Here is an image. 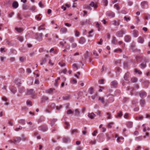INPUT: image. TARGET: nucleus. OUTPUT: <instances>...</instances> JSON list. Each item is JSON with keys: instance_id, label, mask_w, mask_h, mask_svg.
<instances>
[{"instance_id": "1", "label": "nucleus", "mask_w": 150, "mask_h": 150, "mask_svg": "<svg viewBox=\"0 0 150 150\" xmlns=\"http://www.w3.org/2000/svg\"><path fill=\"white\" fill-rule=\"evenodd\" d=\"M126 33V31L124 30H121L117 31L116 33V35L119 37H122L123 34Z\"/></svg>"}, {"instance_id": "2", "label": "nucleus", "mask_w": 150, "mask_h": 150, "mask_svg": "<svg viewBox=\"0 0 150 150\" xmlns=\"http://www.w3.org/2000/svg\"><path fill=\"white\" fill-rule=\"evenodd\" d=\"M43 36V34L42 33H40L36 35L35 38L39 42H40L42 40Z\"/></svg>"}, {"instance_id": "3", "label": "nucleus", "mask_w": 150, "mask_h": 150, "mask_svg": "<svg viewBox=\"0 0 150 150\" xmlns=\"http://www.w3.org/2000/svg\"><path fill=\"white\" fill-rule=\"evenodd\" d=\"M106 15L110 18H113L115 17V14L111 11H107L106 13Z\"/></svg>"}, {"instance_id": "4", "label": "nucleus", "mask_w": 150, "mask_h": 150, "mask_svg": "<svg viewBox=\"0 0 150 150\" xmlns=\"http://www.w3.org/2000/svg\"><path fill=\"white\" fill-rule=\"evenodd\" d=\"M139 95L141 98H143L146 96V93L144 91H140L139 93Z\"/></svg>"}, {"instance_id": "5", "label": "nucleus", "mask_w": 150, "mask_h": 150, "mask_svg": "<svg viewBox=\"0 0 150 150\" xmlns=\"http://www.w3.org/2000/svg\"><path fill=\"white\" fill-rule=\"evenodd\" d=\"M47 127L42 125L40 126L39 128V130L42 131L43 132H45L47 131Z\"/></svg>"}, {"instance_id": "6", "label": "nucleus", "mask_w": 150, "mask_h": 150, "mask_svg": "<svg viewBox=\"0 0 150 150\" xmlns=\"http://www.w3.org/2000/svg\"><path fill=\"white\" fill-rule=\"evenodd\" d=\"M57 121V119L55 118L50 119L49 120L50 122L49 123L52 127L53 126L54 124Z\"/></svg>"}, {"instance_id": "7", "label": "nucleus", "mask_w": 150, "mask_h": 150, "mask_svg": "<svg viewBox=\"0 0 150 150\" xmlns=\"http://www.w3.org/2000/svg\"><path fill=\"white\" fill-rule=\"evenodd\" d=\"M90 5L91 7H93L94 8L96 9L98 7V4L95 3L94 2L92 1L90 4Z\"/></svg>"}, {"instance_id": "8", "label": "nucleus", "mask_w": 150, "mask_h": 150, "mask_svg": "<svg viewBox=\"0 0 150 150\" xmlns=\"http://www.w3.org/2000/svg\"><path fill=\"white\" fill-rule=\"evenodd\" d=\"M21 139L20 137H16L14 138V144L19 142L21 140Z\"/></svg>"}, {"instance_id": "9", "label": "nucleus", "mask_w": 150, "mask_h": 150, "mask_svg": "<svg viewBox=\"0 0 150 150\" xmlns=\"http://www.w3.org/2000/svg\"><path fill=\"white\" fill-rule=\"evenodd\" d=\"M111 42L112 44L114 45H117V40H116V38L114 36L112 37V39L111 40Z\"/></svg>"}, {"instance_id": "10", "label": "nucleus", "mask_w": 150, "mask_h": 150, "mask_svg": "<svg viewBox=\"0 0 150 150\" xmlns=\"http://www.w3.org/2000/svg\"><path fill=\"white\" fill-rule=\"evenodd\" d=\"M67 31V28L63 27L60 30V32L62 34L66 33Z\"/></svg>"}, {"instance_id": "11", "label": "nucleus", "mask_w": 150, "mask_h": 150, "mask_svg": "<svg viewBox=\"0 0 150 150\" xmlns=\"http://www.w3.org/2000/svg\"><path fill=\"white\" fill-rule=\"evenodd\" d=\"M132 35L135 38L137 37L139 35L138 31L135 30H134L133 31Z\"/></svg>"}, {"instance_id": "12", "label": "nucleus", "mask_w": 150, "mask_h": 150, "mask_svg": "<svg viewBox=\"0 0 150 150\" xmlns=\"http://www.w3.org/2000/svg\"><path fill=\"white\" fill-rule=\"evenodd\" d=\"M86 42L85 38L83 37H81L79 40V43L81 44H83Z\"/></svg>"}, {"instance_id": "13", "label": "nucleus", "mask_w": 150, "mask_h": 150, "mask_svg": "<svg viewBox=\"0 0 150 150\" xmlns=\"http://www.w3.org/2000/svg\"><path fill=\"white\" fill-rule=\"evenodd\" d=\"M54 90L55 89L54 88H50L49 89L46 90L45 91V93L49 94H51Z\"/></svg>"}, {"instance_id": "14", "label": "nucleus", "mask_w": 150, "mask_h": 150, "mask_svg": "<svg viewBox=\"0 0 150 150\" xmlns=\"http://www.w3.org/2000/svg\"><path fill=\"white\" fill-rule=\"evenodd\" d=\"M137 41L139 43L143 44L144 42V40L142 37H139L138 38Z\"/></svg>"}, {"instance_id": "15", "label": "nucleus", "mask_w": 150, "mask_h": 150, "mask_svg": "<svg viewBox=\"0 0 150 150\" xmlns=\"http://www.w3.org/2000/svg\"><path fill=\"white\" fill-rule=\"evenodd\" d=\"M34 93L33 90V89H30L28 91L27 94L28 95H30L32 96Z\"/></svg>"}, {"instance_id": "16", "label": "nucleus", "mask_w": 150, "mask_h": 150, "mask_svg": "<svg viewBox=\"0 0 150 150\" xmlns=\"http://www.w3.org/2000/svg\"><path fill=\"white\" fill-rule=\"evenodd\" d=\"M88 117L91 119H93L94 118V117L96 116V115L93 113H88Z\"/></svg>"}, {"instance_id": "17", "label": "nucleus", "mask_w": 150, "mask_h": 150, "mask_svg": "<svg viewBox=\"0 0 150 150\" xmlns=\"http://www.w3.org/2000/svg\"><path fill=\"white\" fill-rule=\"evenodd\" d=\"M125 40L126 42H129L131 40V37L128 35L126 36L125 37Z\"/></svg>"}, {"instance_id": "18", "label": "nucleus", "mask_w": 150, "mask_h": 150, "mask_svg": "<svg viewBox=\"0 0 150 150\" xmlns=\"http://www.w3.org/2000/svg\"><path fill=\"white\" fill-rule=\"evenodd\" d=\"M63 142L64 143H67L70 140V139L69 137H64L62 139Z\"/></svg>"}, {"instance_id": "19", "label": "nucleus", "mask_w": 150, "mask_h": 150, "mask_svg": "<svg viewBox=\"0 0 150 150\" xmlns=\"http://www.w3.org/2000/svg\"><path fill=\"white\" fill-rule=\"evenodd\" d=\"M117 85V83L116 81H113L111 83V86L113 87H116Z\"/></svg>"}, {"instance_id": "20", "label": "nucleus", "mask_w": 150, "mask_h": 150, "mask_svg": "<svg viewBox=\"0 0 150 150\" xmlns=\"http://www.w3.org/2000/svg\"><path fill=\"white\" fill-rule=\"evenodd\" d=\"M12 6L13 8H16L18 7V4L17 2L15 1L13 3Z\"/></svg>"}, {"instance_id": "21", "label": "nucleus", "mask_w": 150, "mask_h": 150, "mask_svg": "<svg viewBox=\"0 0 150 150\" xmlns=\"http://www.w3.org/2000/svg\"><path fill=\"white\" fill-rule=\"evenodd\" d=\"M111 23L113 25L115 26H118L120 24L118 21H117L115 20L112 21Z\"/></svg>"}, {"instance_id": "22", "label": "nucleus", "mask_w": 150, "mask_h": 150, "mask_svg": "<svg viewBox=\"0 0 150 150\" xmlns=\"http://www.w3.org/2000/svg\"><path fill=\"white\" fill-rule=\"evenodd\" d=\"M140 104L143 107L145 104V101L144 100L142 99L140 100Z\"/></svg>"}, {"instance_id": "23", "label": "nucleus", "mask_w": 150, "mask_h": 150, "mask_svg": "<svg viewBox=\"0 0 150 150\" xmlns=\"http://www.w3.org/2000/svg\"><path fill=\"white\" fill-rule=\"evenodd\" d=\"M94 92V89L92 87L90 88L88 90V93L91 94H93Z\"/></svg>"}, {"instance_id": "24", "label": "nucleus", "mask_w": 150, "mask_h": 150, "mask_svg": "<svg viewBox=\"0 0 150 150\" xmlns=\"http://www.w3.org/2000/svg\"><path fill=\"white\" fill-rule=\"evenodd\" d=\"M133 126V123L131 122H128L127 123V126L129 128H131Z\"/></svg>"}, {"instance_id": "25", "label": "nucleus", "mask_w": 150, "mask_h": 150, "mask_svg": "<svg viewBox=\"0 0 150 150\" xmlns=\"http://www.w3.org/2000/svg\"><path fill=\"white\" fill-rule=\"evenodd\" d=\"M123 115L122 112L121 111H120V112L117 113V115L116 116V117H121Z\"/></svg>"}, {"instance_id": "26", "label": "nucleus", "mask_w": 150, "mask_h": 150, "mask_svg": "<svg viewBox=\"0 0 150 150\" xmlns=\"http://www.w3.org/2000/svg\"><path fill=\"white\" fill-rule=\"evenodd\" d=\"M143 137L142 136L136 137L135 138V139L137 141H140L142 140Z\"/></svg>"}, {"instance_id": "27", "label": "nucleus", "mask_w": 150, "mask_h": 150, "mask_svg": "<svg viewBox=\"0 0 150 150\" xmlns=\"http://www.w3.org/2000/svg\"><path fill=\"white\" fill-rule=\"evenodd\" d=\"M48 100V98L47 97L44 96L43 97L41 101V102L42 103L45 102V101H47Z\"/></svg>"}, {"instance_id": "28", "label": "nucleus", "mask_w": 150, "mask_h": 150, "mask_svg": "<svg viewBox=\"0 0 150 150\" xmlns=\"http://www.w3.org/2000/svg\"><path fill=\"white\" fill-rule=\"evenodd\" d=\"M96 27L97 28H98V31H99L100 29V27H101V25L98 22H96Z\"/></svg>"}, {"instance_id": "29", "label": "nucleus", "mask_w": 150, "mask_h": 150, "mask_svg": "<svg viewBox=\"0 0 150 150\" xmlns=\"http://www.w3.org/2000/svg\"><path fill=\"white\" fill-rule=\"evenodd\" d=\"M16 30L18 33H21L23 31V29L21 28H16Z\"/></svg>"}, {"instance_id": "30", "label": "nucleus", "mask_w": 150, "mask_h": 150, "mask_svg": "<svg viewBox=\"0 0 150 150\" xmlns=\"http://www.w3.org/2000/svg\"><path fill=\"white\" fill-rule=\"evenodd\" d=\"M78 132V130L76 129H72L71 131V133L73 134L74 133H76Z\"/></svg>"}, {"instance_id": "31", "label": "nucleus", "mask_w": 150, "mask_h": 150, "mask_svg": "<svg viewBox=\"0 0 150 150\" xmlns=\"http://www.w3.org/2000/svg\"><path fill=\"white\" fill-rule=\"evenodd\" d=\"M75 115L76 116H79L80 115V112L78 109H76L75 110Z\"/></svg>"}, {"instance_id": "32", "label": "nucleus", "mask_w": 150, "mask_h": 150, "mask_svg": "<svg viewBox=\"0 0 150 150\" xmlns=\"http://www.w3.org/2000/svg\"><path fill=\"white\" fill-rule=\"evenodd\" d=\"M99 100L103 104H104L105 102H104V100L105 99L103 97H99Z\"/></svg>"}, {"instance_id": "33", "label": "nucleus", "mask_w": 150, "mask_h": 150, "mask_svg": "<svg viewBox=\"0 0 150 150\" xmlns=\"http://www.w3.org/2000/svg\"><path fill=\"white\" fill-rule=\"evenodd\" d=\"M102 2L105 6H107L108 4V1L107 0H103Z\"/></svg>"}, {"instance_id": "34", "label": "nucleus", "mask_w": 150, "mask_h": 150, "mask_svg": "<svg viewBox=\"0 0 150 150\" xmlns=\"http://www.w3.org/2000/svg\"><path fill=\"white\" fill-rule=\"evenodd\" d=\"M114 124V122H111L108 123L107 125L108 127L110 128Z\"/></svg>"}, {"instance_id": "35", "label": "nucleus", "mask_w": 150, "mask_h": 150, "mask_svg": "<svg viewBox=\"0 0 150 150\" xmlns=\"http://www.w3.org/2000/svg\"><path fill=\"white\" fill-rule=\"evenodd\" d=\"M18 122L21 124L24 125L25 124V120L23 119H21L18 121Z\"/></svg>"}, {"instance_id": "36", "label": "nucleus", "mask_w": 150, "mask_h": 150, "mask_svg": "<svg viewBox=\"0 0 150 150\" xmlns=\"http://www.w3.org/2000/svg\"><path fill=\"white\" fill-rule=\"evenodd\" d=\"M85 7L86 8L90 10H92L91 6L90 5V4L88 5H85Z\"/></svg>"}, {"instance_id": "37", "label": "nucleus", "mask_w": 150, "mask_h": 150, "mask_svg": "<svg viewBox=\"0 0 150 150\" xmlns=\"http://www.w3.org/2000/svg\"><path fill=\"white\" fill-rule=\"evenodd\" d=\"M69 41L71 42H74V39L73 37H70L69 38Z\"/></svg>"}, {"instance_id": "38", "label": "nucleus", "mask_w": 150, "mask_h": 150, "mask_svg": "<svg viewBox=\"0 0 150 150\" xmlns=\"http://www.w3.org/2000/svg\"><path fill=\"white\" fill-rule=\"evenodd\" d=\"M11 92L13 94L15 93L16 91V89L15 87H13L11 89Z\"/></svg>"}, {"instance_id": "39", "label": "nucleus", "mask_w": 150, "mask_h": 150, "mask_svg": "<svg viewBox=\"0 0 150 150\" xmlns=\"http://www.w3.org/2000/svg\"><path fill=\"white\" fill-rule=\"evenodd\" d=\"M75 36L76 37H78L79 35V33L77 30H75Z\"/></svg>"}, {"instance_id": "40", "label": "nucleus", "mask_w": 150, "mask_h": 150, "mask_svg": "<svg viewBox=\"0 0 150 150\" xmlns=\"http://www.w3.org/2000/svg\"><path fill=\"white\" fill-rule=\"evenodd\" d=\"M57 52V50H54L53 48H51L49 51L50 53L54 52L55 53H56Z\"/></svg>"}, {"instance_id": "41", "label": "nucleus", "mask_w": 150, "mask_h": 150, "mask_svg": "<svg viewBox=\"0 0 150 150\" xmlns=\"http://www.w3.org/2000/svg\"><path fill=\"white\" fill-rule=\"evenodd\" d=\"M147 4V2L146 1H144L141 3V6L142 7H144L145 4Z\"/></svg>"}, {"instance_id": "42", "label": "nucleus", "mask_w": 150, "mask_h": 150, "mask_svg": "<svg viewBox=\"0 0 150 150\" xmlns=\"http://www.w3.org/2000/svg\"><path fill=\"white\" fill-rule=\"evenodd\" d=\"M134 71L135 73H138L140 75L142 74V72L139 70H138L137 69H135L134 70Z\"/></svg>"}, {"instance_id": "43", "label": "nucleus", "mask_w": 150, "mask_h": 150, "mask_svg": "<svg viewBox=\"0 0 150 150\" xmlns=\"http://www.w3.org/2000/svg\"><path fill=\"white\" fill-rule=\"evenodd\" d=\"M45 29L44 25H41L39 28L38 29L39 30H44Z\"/></svg>"}, {"instance_id": "44", "label": "nucleus", "mask_w": 150, "mask_h": 150, "mask_svg": "<svg viewBox=\"0 0 150 150\" xmlns=\"http://www.w3.org/2000/svg\"><path fill=\"white\" fill-rule=\"evenodd\" d=\"M124 139V138L123 137H118L117 139V142L118 143H120L122 142L121 141H119V139L120 140H123Z\"/></svg>"}, {"instance_id": "45", "label": "nucleus", "mask_w": 150, "mask_h": 150, "mask_svg": "<svg viewBox=\"0 0 150 150\" xmlns=\"http://www.w3.org/2000/svg\"><path fill=\"white\" fill-rule=\"evenodd\" d=\"M18 40L20 42H22L23 40V38L22 36H19L18 38Z\"/></svg>"}, {"instance_id": "46", "label": "nucleus", "mask_w": 150, "mask_h": 150, "mask_svg": "<svg viewBox=\"0 0 150 150\" xmlns=\"http://www.w3.org/2000/svg\"><path fill=\"white\" fill-rule=\"evenodd\" d=\"M77 46V44L76 43H73L72 44L71 47H72L74 48L76 47Z\"/></svg>"}, {"instance_id": "47", "label": "nucleus", "mask_w": 150, "mask_h": 150, "mask_svg": "<svg viewBox=\"0 0 150 150\" xmlns=\"http://www.w3.org/2000/svg\"><path fill=\"white\" fill-rule=\"evenodd\" d=\"M124 19L127 21H129L130 20V18L129 17L125 16L124 17Z\"/></svg>"}, {"instance_id": "48", "label": "nucleus", "mask_w": 150, "mask_h": 150, "mask_svg": "<svg viewBox=\"0 0 150 150\" xmlns=\"http://www.w3.org/2000/svg\"><path fill=\"white\" fill-rule=\"evenodd\" d=\"M122 50L121 49L119 48L115 50H114V52H122Z\"/></svg>"}, {"instance_id": "49", "label": "nucleus", "mask_w": 150, "mask_h": 150, "mask_svg": "<svg viewBox=\"0 0 150 150\" xmlns=\"http://www.w3.org/2000/svg\"><path fill=\"white\" fill-rule=\"evenodd\" d=\"M107 114L108 116L107 119H111L112 118V117L111 114L107 112Z\"/></svg>"}, {"instance_id": "50", "label": "nucleus", "mask_w": 150, "mask_h": 150, "mask_svg": "<svg viewBox=\"0 0 150 150\" xmlns=\"http://www.w3.org/2000/svg\"><path fill=\"white\" fill-rule=\"evenodd\" d=\"M129 74L128 73H126L125 76H124V79L126 80H127V78L128 77V76L129 75Z\"/></svg>"}, {"instance_id": "51", "label": "nucleus", "mask_w": 150, "mask_h": 150, "mask_svg": "<svg viewBox=\"0 0 150 150\" xmlns=\"http://www.w3.org/2000/svg\"><path fill=\"white\" fill-rule=\"evenodd\" d=\"M141 67L142 69H144L146 67V64H140Z\"/></svg>"}, {"instance_id": "52", "label": "nucleus", "mask_w": 150, "mask_h": 150, "mask_svg": "<svg viewBox=\"0 0 150 150\" xmlns=\"http://www.w3.org/2000/svg\"><path fill=\"white\" fill-rule=\"evenodd\" d=\"M24 91V88L23 87L21 88L19 90V92L20 93H22Z\"/></svg>"}, {"instance_id": "53", "label": "nucleus", "mask_w": 150, "mask_h": 150, "mask_svg": "<svg viewBox=\"0 0 150 150\" xmlns=\"http://www.w3.org/2000/svg\"><path fill=\"white\" fill-rule=\"evenodd\" d=\"M71 82L72 83H77V81L74 79H72Z\"/></svg>"}, {"instance_id": "54", "label": "nucleus", "mask_w": 150, "mask_h": 150, "mask_svg": "<svg viewBox=\"0 0 150 150\" xmlns=\"http://www.w3.org/2000/svg\"><path fill=\"white\" fill-rule=\"evenodd\" d=\"M70 96L69 95H68L67 96H64L63 97V98L64 100H67L69 99V98H70Z\"/></svg>"}, {"instance_id": "55", "label": "nucleus", "mask_w": 150, "mask_h": 150, "mask_svg": "<svg viewBox=\"0 0 150 150\" xmlns=\"http://www.w3.org/2000/svg\"><path fill=\"white\" fill-rule=\"evenodd\" d=\"M36 9L35 7L34 6H32L30 8L29 10L32 11H33L35 10Z\"/></svg>"}, {"instance_id": "56", "label": "nucleus", "mask_w": 150, "mask_h": 150, "mask_svg": "<svg viewBox=\"0 0 150 150\" xmlns=\"http://www.w3.org/2000/svg\"><path fill=\"white\" fill-rule=\"evenodd\" d=\"M22 129V127L21 126H20L18 128H16L15 129V130L16 131H18Z\"/></svg>"}, {"instance_id": "57", "label": "nucleus", "mask_w": 150, "mask_h": 150, "mask_svg": "<svg viewBox=\"0 0 150 150\" xmlns=\"http://www.w3.org/2000/svg\"><path fill=\"white\" fill-rule=\"evenodd\" d=\"M137 79L136 78H134L132 79V81L133 82H136L137 81Z\"/></svg>"}, {"instance_id": "58", "label": "nucleus", "mask_w": 150, "mask_h": 150, "mask_svg": "<svg viewBox=\"0 0 150 150\" xmlns=\"http://www.w3.org/2000/svg\"><path fill=\"white\" fill-rule=\"evenodd\" d=\"M58 64L59 65H60L61 67H64L65 66L66 64L65 63H63L62 64L61 62H59L58 63Z\"/></svg>"}, {"instance_id": "59", "label": "nucleus", "mask_w": 150, "mask_h": 150, "mask_svg": "<svg viewBox=\"0 0 150 150\" xmlns=\"http://www.w3.org/2000/svg\"><path fill=\"white\" fill-rule=\"evenodd\" d=\"M2 100L5 102H7V99L5 96H3L2 98Z\"/></svg>"}, {"instance_id": "60", "label": "nucleus", "mask_w": 150, "mask_h": 150, "mask_svg": "<svg viewBox=\"0 0 150 150\" xmlns=\"http://www.w3.org/2000/svg\"><path fill=\"white\" fill-rule=\"evenodd\" d=\"M73 112L71 110H68L67 112V114L68 115L73 114Z\"/></svg>"}, {"instance_id": "61", "label": "nucleus", "mask_w": 150, "mask_h": 150, "mask_svg": "<svg viewBox=\"0 0 150 150\" xmlns=\"http://www.w3.org/2000/svg\"><path fill=\"white\" fill-rule=\"evenodd\" d=\"M142 127H143V131L144 132H146V125H145L144 124L142 125Z\"/></svg>"}, {"instance_id": "62", "label": "nucleus", "mask_w": 150, "mask_h": 150, "mask_svg": "<svg viewBox=\"0 0 150 150\" xmlns=\"http://www.w3.org/2000/svg\"><path fill=\"white\" fill-rule=\"evenodd\" d=\"M97 96V94L96 93L94 95L92 96H91V98L92 99L94 100L95 99V98H96V97Z\"/></svg>"}, {"instance_id": "63", "label": "nucleus", "mask_w": 150, "mask_h": 150, "mask_svg": "<svg viewBox=\"0 0 150 150\" xmlns=\"http://www.w3.org/2000/svg\"><path fill=\"white\" fill-rule=\"evenodd\" d=\"M135 46V43H132L131 46V47L132 49L133 50Z\"/></svg>"}, {"instance_id": "64", "label": "nucleus", "mask_w": 150, "mask_h": 150, "mask_svg": "<svg viewBox=\"0 0 150 150\" xmlns=\"http://www.w3.org/2000/svg\"><path fill=\"white\" fill-rule=\"evenodd\" d=\"M145 18L146 19L148 20L150 19V15H148L145 16Z\"/></svg>"}]
</instances>
